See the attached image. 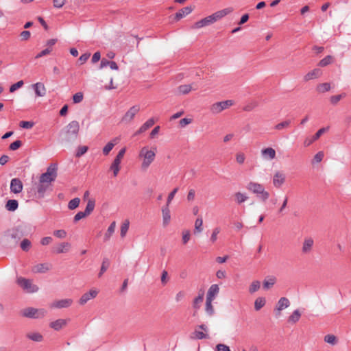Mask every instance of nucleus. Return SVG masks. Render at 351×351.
Instances as JSON below:
<instances>
[{"mask_svg": "<svg viewBox=\"0 0 351 351\" xmlns=\"http://www.w3.org/2000/svg\"><path fill=\"white\" fill-rule=\"evenodd\" d=\"M80 124L77 121H71L65 128V130L61 132V140L64 143H71L75 141L79 134Z\"/></svg>", "mask_w": 351, "mask_h": 351, "instance_id": "obj_1", "label": "nucleus"}, {"mask_svg": "<svg viewBox=\"0 0 351 351\" xmlns=\"http://www.w3.org/2000/svg\"><path fill=\"white\" fill-rule=\"evenodd\" d=\"M23 231L19 226L8 230L4 234V238L6 242L13 246L17 245L19 241L23 237Z\"/></svg>", "mask_w": 351, "mask_h": 351, "instance_id": "obj_2", "label": "nucleus"}, {"mask_svg": "<svg viewBox=\"0 0 351 351\" xmlns=\"http://www.w3.org/2000/svg\"><path fill=\"white\" fill-rule=\"evenodd\" d=\"M139 156L143 158L141 168L145 170L154 160L156 154L154 151L149 150L147 147H143L140 151Z\"/></svg>", "mask_w": 351, "mask_h": 351, "instance_id": "obj_3", "label": "nucleus"}, {"mask_svg": "<svg viewBox=\"0 0 351 351\" xmlns=\"http://www.w3.org/2000/svg\"><path fill=\"white\" fill-rule=\"evenodd\" d=\"M58 176V165L56 163H51L47 168L45 173L40 175V178H42V182L45 180L52 182L55 181Z\"/></svg>", "mask_w": 351, "mask_h": 351, "instance_id": "obj_4", "label": "nucleus"}, {"mask_svg": "<svg viewBox=\"0 0 351 351\" xmlns=\"http://www.w3.org/2000/svg\"><path fill=\"white\" fill-rule=\"evenodd\" d=\"M46 313L47 311L43 308L37 309L32 307L26 308L22 311L23 317L36 319L43 317Z\"/></svg>", "mask_w": 351, "mask_h": 351, "instance_id": "obj_5", "label": "nucleus"}, {"mask_svg": "<svg viewBox=\"0 0 351 351\" xmlns=\"http://www.w3.org/2000/svg\"><path fill=\"white\" fill-rule=\"evenodd\" d=\"M16 282L21 287L29 293L36 292L38 290V287L35 285H32L29 279L20 277L17 278Z\"/></svg>", "mask_w": 351, "mask_h": 351, "instance_id": "obj_6", "label": "nucleus"}, {"mask_svg": "<svg viewBox=\"0 0 351 351\" xmlns=\"http://www.w3.org/2000/svg\"><path fill=\"white\" fill-rule=\"evenodd\" d=\"M42 178H39V182L37 186V190L35 195L38 199H42L45 197V193L51 187V182L45 180L42 182Z\"/></svg>", "mask_w": 351, "mask_h": 351, "instance_id": "obj_7", "label": "nucleus"}, {"mask_svg": "<svg viewBox=\"0 0 351 351\" xmlns=\"http://www.w3.org/2000/svg\"><path fill=\"white\" fill-rule=\"evenodd\" d=\"M233 105L232 100H226L213 104L210 107V110L213 114H218L222 110L227 109Z\"/></svg>", "mask_w": 351, "mask_h": 351, "instance_id": "obj_8", "label": "nucleus"}, {"mask_svg": "<svg viewBox=\"0 0 351 351\" xmlns=\"http://www.w3.org/2000/svg\"><path fill=\"white\" fill-rule=\"evenodd\" d=\"M139 110L140 108L138 106H132L122 117L121 121L126 123L130 122Z\"/></svg>", "mask_w": 351, "mask_h": 351, "instance_id": "obj_9", "label": "nucleus"}, {"mask_svg": "<svg viewBox=\"0 0 351 351\" xmlns=\"http://www.w3.org/2000/svg\"><path fill=\"white\" fill-rule=\"evenodd\" d=\"M23 183L19 178H13L10 182V191L13 193L17 194L23 190Z\"/></svg>", "mask_w": 351, "mask_h": 351, "instance_id": "obj_10", "label": "nucleus"}, {"mask_svg": "<svg viewBox=\"0 0 351 351\" xmlns=\"http://www.w3.org/2000/svg\"><path fill=\"white\" fill-rule=\"evenodd\" d=\"M233 9L232 8H227L221 10L217 11L211 14L210 16L213 19V22L215 23L218 20L221 19V18L224 17L227 14L231 13Z\"/></svg>", "mask_w": 351, "mask_h": 351, "instance_id": "obj_11", "label": "nucleus"}, {"mask_svg": "<svg viewBox=\"0 0 351 351\" xmlns=\"http://www.w3.org/2000/svg\"><path fill=\"white\" fill-rule=\"evenodd\" d=\"M97 293L98 292L96 290H90L88 292L85 293L79 300L80 304L84 305L90 299L95 298Z\"/></svg>", "mask_w": 351, "mask_h": 351, "instance_id": "obj_12", "label": "nucleus"}, {"mask_svg": "<svg viewBox=\"0 0 351 351\" xmlns=\"http://www.w3.org/2000/svg\"><path fill=\"white\" fill-rule=\"evenodd\" d=\"M214 23L211 16H206L197 22H195L192 26L194 29H199L205 26L210 25Z\"/></svg>", "mask_w": 351, "mask_h": 351, "instance_id": "obj_13", "label": "nucleus"}, {"mask_svg": "<svg viewBox=\"0 0 351 351\" xmlns=\"http://www.w3.org/2000/svg\"><path fill=\"white\" fill-rule=\"evenodd\" d=\"M285 181V176L280 172L277 171L273 178V184L275 187L280 188Z\"/></svg>", "mask_w": 351, "mask_h": 351, "instance_id": "obj_14", "label": "nucleus"}, {"mask_svg": "<svg viewBox=\"0 0 351 351\" xmlns=\"http://www.w3.org/2000/svg\"><path fill=\"white\" fill-rule=\"evenodd\" d=\"M193 10V8L191 6H186L182 9H180L178 12L175 14L174 19L178 21L182 19L183 17L189 14Z\"/></svg>", "mask_w": 351, "mask_h": 351, "instance_id": "obj_15", "label": "nucleus"}, {"mask_svg": "<svg viewBox=\"0 0 351 351\" xmlns=\"http://www.w3.org/2000/svg\"><path fill=\"white\" fill-rule=\"evenodd\" d=\"M314 241L311 237L305 238L303 242L302 252L304 254H308L311 252Z\"/></svg>", "mask_w": 351, "mask_h": 351, "instance_id": "obj_16", "label": "nucleus"}, {"mask_svg": "<svg viewBox=\"0 0 351 351\" xmlns=\"http://www.w3.org/2000/svg\"><path fill=\"white\" fill-rule=\"evenodd\" d=\"M72 303L73 300L71 299H62L53 302L51 306L57 308H63L70 306Z\"/></svg>", "mask_w": 351, "mask_h": 351, "instance_id": "obj_17", "label": "nucleus"}, {"mask_svg": "<svg viewBox=\"0 0 351 351\" xmlns=\"http://www.w3.org/2000/svg\"><path fill=\"white\" fill-rule=\"evenodd\" d=\"M219 292V287L217 285H212L207 292L206 299L213 300Z\"/></svg>", "mask_w": 351, "mask_h": 351, "instance_id": "obj_18", "label": "nucleus"}, {"mask_svg": "<svg viewBox=\"0 0 351 351\" xmlns=\"http://www.w3.org/2000/svg\"><path fill=\"white\" fill-rule=\"evenodd\" d=\"M33 88L35 91V94L38 97H43L46 94V88L44 84L41 82H37L33 84Z\"/></svg>", "mask_w": 351, "mask_h": 351, "instance_id": "obj_19", "label": "nucleus"}, {"mask_svg": "<svg viewBox=\"0 0 351 351\" xmlns=\"http://www.w3.org/2000/svg\"><path fill=\"white\" fill-rule=\"evenodd\" d=\"M67 324V320L64 319H58L56 321L51 322L49 324L50 327L55 330H60Z\"/></svg>", "mask_w": 351, "mask_h": 351, "instance_id": "obj_20", "label": "nucleus"}, {"mask_svg": "<svg viewBox=\"0 0 351 351\" xmlns=\"http://www.w3.org/2000/svg\"><path fill=\"white\" fill-rule=\"evenodd\" d=\"M155 121L154 118H150L145 123H144L140 128L135 132L134 135H138L146 130H147L149 128L154 125Z\"/></svg>", "mask_w": 351, "mask_h": 351, "instance_id": "obj_21", "label": "nucleus"}, {"mask_svg": "<svg viewBox=\"0 0 351 351\" xmlns=\"http://www.w3.org/2000/svg\"><path fill=\"white\" fill-rule=\"evenodd\" d=\"M162 223H163L164 226H166L169 224L170 219H171L170 210H169L168 204H166V206L162 207Z\"/></svg>", "mask_w": 351, "mask_h": 351, "instance_id": "obj_22", "label": "nucleus"}, {"mask_svg": "<svg viewBox=\"0 0 351 351\" xmlns=\"http://www.w3.org/2000/svg\"><path fill=\"white\" fill-rule=\"evenodd\" d=\"M263 185L259 184L258 182H250L246 186V189L253 193L254 194H256L258 191L261 190L263 188Z\"/></svg>", "mask_w": 351, "mask_h": 351, "instance_id": "obj_23", "label": "nucleus"}, {"mask_svg": "<svg viewBox=\"0 0 351 351\" xmlns=\"http://www.w3.org/2000/svg\"><path fill=\"white\" fill-rule=\"evenodd\" d=\"M322 74V72L321 69H314L313 71L308 72L307 74L304 76V80L308 81L313 79L318 78L321 76Z\"/></svg>", "mask_w": 351, "mask_h": 351, "instance_id": "obj_24", "label": "nucleus"}, {"mask_svg": "<svg viewBox=\"0 0 351 351\" xmlns=\"http://www.w3.org/2000/svg\"><path fill=\"white\" fill-rule=\"evenodd\" d=\"M261 154L263 157L272 160L276 158V151L271 147H267L261 150Z\"/></svg>", "mask_w": 351, "mask_h": 351, "instance_id": "obj_25", "label": "nucleus"}, {"mask_svg": "<svg viewBox=\"0 0 351 351\" xmlns=\"http://www.w3.org/2000/svg\"><path fill=\"white\" fill-rule=\"evenodd\" d=\"M71 244L68 242L61 243L57 246L54 250L56 254L66 253L68 252Z\"/></svg>", "mask_w": 351, "mask_h": 351, "instance_id": "obj_26", "label": "nucleus"}, {"mask_svg": "<svg viewBox=\"0 0 351 351\" xmlns=\"http://www.w3.org/2000/svg\"><path fill=\"white\" fill-rule=\"evenodd\" d=\"M289 305H290V302L288 300V298H287L285 297H282L278 300L277 306H276V309L278 311H281L282 309L289 306Z\"/></svg>", "mask_w": 351, "mask_h": 351, "instance_id": "obj_27", "label": "nucleus"}, {"mask_svg": "<svg viewBox=\"0 0 351 351\" xmlns=\"http://www.w3.org/2000/svg\"><path fill=\"white\" fill-rule=\"evenodd\" d=\"M5 209L8 211L14 212L19 207V202L16 199H9L5 204Z\"/></svg>", "mask_w": 351, "mask_h": 351, "instance_id": "obj_28", "label": "nucleus"}, {"mask_svg": "<svg viewBox=\"0 0 351 351\" xmlns=\"http://www.w3.org/2000/svg\"><path fill=\"white\" fill-rule=\"evenodd\" d=\"M204 292L199 293L198 296L196 297L193 302V307L197 311L200 308V304L204 300Z\"/></svg>", "mask_w": 351, "mask_h": 351, "instance_id": "obj_29", "label": "nucleus"}, {"mask_svg": "<svg viewBox=\"0 0 351 351\" xmlns=\"http://www.w3.org/2000/svg\"><path fill=\"white\" fill-rule=\"evenodd\" d=\"M115 226H116L115 221H113L110 223V225L108 228L106 232L105 233L104 238V241H107L110 239L112 234L114 232Z\"/></svg>", "mask_w": 351, "mask_h": 351, "instance_id": "obj_30", "label": "nucleus"}, {"mask_svg": "<svg viewBox=\"0 0 351 351\" xmlns=\"http://www.w3.org/2000/svg\"><path fill=\"white\" fill-rule=\"evenodd\" d=\"M95 206V199H90L88 200L85 210L83 212L88 216L94 210Z\"/></svg>", "mask_w": 351, "mask_h": 351, "instance_id": "obj_31", "label": "nucleus"}, {"mask_svg": "<svg viewBox=\"0 0 351 351\" xmlns=\"http://www.w3.org/2000/svg\"><path fill=\"white\" fill-rule=\"evenodd\" d=\"M300 316H301V313H300L298 309H296L289 317L288 322L295 324L299 321Z\"/></svg>", "mask_w": 351, "mask_h": 351, "instance_id": "obj_32", "label": "nucleus"}, {"mask_svg": "<svg viewBox=\"0 0 351 351\" xmlns=\"http://www.w3.org/2000/svg\"><path fill=\"white\" fill-rule=\"evenodd\" d=\"M49 270V267L47 264L40 263L34 267V271L36 273H45Z\"/></svg>", "mask_w": 351, "mask_h": 351, "instance_id": "obj_33", "label": "nucleus"}, {"mask_svg": "<svg viewBox=\"0 0 351 351\" xmlns=\"http://www.w3.org/2000/svg\"><path fill=\"white\" fill-rule=\"evenodd\" d=\"M212 302L213 300H206L205 311L209 316H212L215 313V309L212 305Z\"/></svg>", "mask_w": 351, "mask_h": 351, "instance_id": "obj_34", "label": "nucleus"}, {"mask_svg": "<svg viewBox=\"0 0 351 351\" xmlns=\"http://www.w3.org/2000/svg\"><path fill=\"white\" fill-rule=\"evenodd\" d=\"M334 58L330 56H326L325 58H324L322 60H321L319 63L318 66L324 67L328 66V64H331L333 62Z\"/></svg>", "mask_w": 351, "mask_h": 351, "instance_id": "obj_35", "label": "nucleus"}, {"mask_svg": "<svg viewBox=\"0 0 351 351\" xmlns=\"http://www.w3.org/2000/svg\"><path fill=\"white\" fill-rule=\"evenodd\" d=\"M266 303V300L265 298L259 297L256 299L254 302V308L256 311H259L262 308Z\"/></svg>", "mask_w": 351, "mask_h": 351, "instance_id": "obj_36", "label": "nucleus"}, {"mask_svg": "<svg viewBox=\"0 0 351 351\" xmlns=\"http://www.w3.org/2000/svg\"><path fill=\"white\" fill-rule=\"evenodd\" d=\"M256 197L261 199L263 202H265L269 197V193L265 190V187H263L261 190L258 191L256 194Z\"/></svg>", "mask_w": 351, "mask_h": 351, "instance_id": "obj_37", "label": "nucleus"}, {"mask_svg": "<svg viewBox=\"0 0 351 351\" xmlns=\"http://www.w3.org/2000/svg\"><path fill=\"white\" fill-rule=\"evenodd\" d=\"M234 197L238 204L243 203L248 199V197L246 195V194L242 193L241 192L235 193Z\"/></svg>", "mask_w": 351, "mask_h": 351, "instance_id": "obj_38", "label": "nucleus"}, {"mask_svg": "<svg viewBox=\"0 0 351 351\" xmlns=\"http://www.w3.org/2000/svg\"><path fill=\"white\" fill-rule=\"evenodd\" d=\"M110 265V261L108 258H104L102 264L101 266L100 271L98 274V276L100 278L102 274L108 269Z\"/></svg>", "mask_w": 351, "mask_h": 351, "instance_id": "obj_39", "label": "nucleus"}, {"mask_svg": "<svg viewBox=\"0 0 351 351\" xmlns=\"http://www.w3.org/2000/svg\"><path fill=\"white\" fill-rule=\"evenodd\" d=\"M27 337L34 341L40 342L43 341V336L38 332H33L27 335Z\"/></svg>", "mask_w": 351, "mask_h": 351, "instance_id": "obj_40", "label": "nucleus"}, {"mask_svg": "<svg viewBox=\"0 0 351 351\" xmlns=\"http://www.w3.org/2000/svg\"><path fill=\"white\" fill-rule=\"evenodd\" d=\"M330 90V84L329 83H328V82L319 84L317 86V90L319 93H323L329 91Z\"/></svg>", "mask_w": 351, "mask_h": 351, "instance_id": "obj_41", "label": "nucleus"}, {"mask_svg": "<svg viewBox=\"0 0 351 351\" xmlns=\"http://www.w3.org/2000/svg\"><path fill=\"white\" fill-rule=\"evenodd\" d=\"M80 199L79 197H75L69 201L68 204V208L70 210H74L79 206Z\"/></svg>", "mask_w": 351, "mask_h": 351, "instance_id": "obj_42", "label": "nucleus"}, {"mask_svg": "<svg viewBox=\"0 0 351 351\" xmlns=\"http://www.w3.org/2000/svg\"><path fill=\"white\" fill-rule=\"evenodd\" d=\"M276 283V278L274 277L270 278L269 279H265L263 281V289H269L272 287Z\"/></svg>", "mask_w": 351, "mask_h": 351, "instance_id": "obj_43", "label": "nucleus"}, {"mask_svg": "<svg viewBox=\"0 0 351 351\" xmlns=\"http://www.w3.org/2000/svg\"><path fill=\"white\" fill-rule=\"evenodd\" d=\"M202 224L203 220L202 217H198L195 222L194 233L201 232L203 230Z\"/></svg>", "mask_w": 351, "mask_h": 351, "instance_id": "obj_44", "label": "nucleus"}, {"mask_svg": "<svg viewBox=\"0 0 351 351\" xmlns=\"http://www.w3.org/2000/svg\"><path fill=\"white\" fill-rule=\"evenodd\" d=\"M130 222L128 220H125L121 226L120 234L121 237H124L129 229Z\"/></svg>", "mask_w": 351, "mask_h": 351, "instance_id": "obj_45", "label": "nucleus"}, {"mask_svg": "<svg viewBox=\"0 0 351 351\" xmlns=\"http://www.w3.org/2000/svg\"><path fill=\"white\" fill-rule=\"evenodd\" d=\"M261 283L258 280H254L252 282L249 288V292L250 293H254L260 289Z\"/></svg>", "mask_w": 351, "mask_h": 351, "instance_id": "obj_46", "label": "nucleus"}, {"mask_svg": "<svg viewBox=\"0 0 351 351\" xmlns=\"http://www.w3.org/2000/svg\"><path fill=\"white\" fill-rule=\"evenodd\" d=\"M88 146H79L76 150V152H75V157L76 158H80L82 156H83L85 153H86V152L88 151Z\"/></svg>", "mask_w": 351, "mask_h": 351, "instance_id": "obj_47", "label": "nucleus"}, {"mask_svg": "<svg viewBox=\"0 0 351 351\" xmlns=\"http://www.w3.org/2000/svg\"><path fill=\"white\" fill-rule=\"evenodd\" d=\"M193 335H194L193 338L196 339H208V335L202 331H199L197 329L195 330V331L193 332Z\"/></svg>", "mask_w": 351, "mask_h": 351, "instance_id": "obj_48", "label": "nucleus"}, {"mask_svg": "<svg viewBox=\"0 0 351 351\" xmlns=\"http://www.w3.org/2000/svg\"><path fill=\"white\" fill-rule=\"evenodd\" d=\"M116 143H113L112 141L108 142L105 147L103 148V154L105 156H107L109 154L110 152L113 149Z\"/></svg>", "mask_w": 351, "mask_h": 351, "instance_id": "obj_49", "label": "nucleus"}, {"mask_svg": "<svg viewBox=\"0 0 351 351\" xmlns=\"http://www.w3.org/2000/svg\"><path fill=\"white\" fill-rule=\"evenodd\" d=\"M31 247V242L29 239H25L21 243V247L25 252H28Z\"/></svg>", "mask_w": 351, "mask_h": 351, "instance_id": "obj_50", "label": "nucleus"}, {"mask_svg": "<svg viewBox=\"0 0 351 351\" xmlns=\"http://www.w3.org/2000/svg\"><path fill=\"white\" fill-rule=\"evenodd\" d=\"M191 86L189 84L180 85L178 87V90L182 94H188L191 90Z\"/></svg>", "mask_w": 351, "mask_h": 351, "instance_id": "obj_51", "label": "nucleus"}, {"mask_svg": "<svg viewBox=\"0 0 351 351\" xmlns=\"http://www.w3.org/2000/svg\"><path fill=\"white\" fill-rule=\"evenodd\" d=\"M344 97H346V93L333 95L330 97V100L332 105H336Z\"/></svg>", "mask_w": 351, "mask_h": 351, "instance_id": "obj_52", "label": "nucleus"}, {"mask_svg": "<svg viewBox=\"0 0 351 351\" xmlns=\"http://www.w3.org/2000/svg\"><path fill=\"white\" fill-rule=\"evenodd\" d=\"M291 120H286L281 123H278L275 125V129L278 130H282L283 128H287L291 124Z\"/></svg>", "mask_w": 351, "mask_h": 351, "instance_id": "obj_53", "label": "nucleus"}, {"mask_svg": "<svg viewBox=\"0 0 351 351\" xmlns=\"http://www.w3.org/2000/svg\"><path fill=\"white\" fill-rule=\"evenodd\" d=\"M110 169L113 171L114 176H117L120 170V163L113 161Z\"/></svg>", "mask_w": 351, "mask_h": 351, "instance_id": "obj_54", "label": "nucleus"}, {"mask_svg": "<svg viewBox=\"0 0 351 351\" xmlns=\"http://www.w3.org/2000/svg\"><path fill=\"white\" fill-rule=\"evenodd\" d=\"M34 122L33 121H21L19 123V126L24 129H31L34 125Z\"/></svg>", "mask_w": 351, "mask_h": 351, "instance_id": "obj_55", "label": "nucleus"}, {"mask_svg": "<svg viewBox=\"0 0 351 351\" xmlns=\"http://www.w3.org/2000/svg\"><path fill=\"white\" fill-rule=\"evenodd\" d=\"M125 151H126V148L125 147H123V148L119 150V153L117 154V155L116 156V157H115V158L114 159L113 161L114 162H117L118 163L121 164V161L122 158L124 156Z\"/></svg>", "mask_w": 351, "mask_h": 351, "instance_id": "obj_56", "label": "nucleus"}, {"mask_svg": "<svg viewBox=\"0 0 351 351\" xmlns=\"http://www.w3.org/2000/svg\"><path fill=\"white\" fill-rule=\"evenodd\" d=\"M22 145V141L21 140H16L12 143L10 146L9 149L12 151H15L20 148Z\"/></svg>", "mask_w": 351, "mask_h": 351, "instance_id": "obj_57", "label": "nucleus"}, {"mask_svg": "<svg viewBox=\"0 0 351 351\" xmlns=\"http://www.w3.org/2000/svg\"><path fill=\"white\" fill-rule=\"evenodd\" d=\"M324 341L330 344H335L337 343V337L333 335H327L324 337Z\"/></svg>", "mask_w": 351, "mask_h": 351, "instance_id": "obj_58", "label": "nucleus"}, {"mask_svg": "<svg viewBox=\"0 0 351 351\" xmlns=\"http://www.w3.org/2000/svg\"><path fill=\"white\" fill-rule=\"evenodd\" d=\"M221 229L219 227H217L213 229V233L211 234V237L210 238V241L211 243H215L217 239V234L220 232Z\"/></svg>", "mask_w": 351, "mask_h": 351, "instance_id": "obj_59", "label": "nucleus"}, {"mask_svg": "<svg viewBox=\"0 0 351 351\" xmlns=\"http://www.w3.org/2000/svg\"><path fill=\"white\" fill-rule=\"evenodd\" d=\"M329 129V127H326V128H322L321 129H319L314 135L312 137L313 138V141H316L317 140L320 136L321 135H322L324 132H326Z\"/></svg>", "mask_w": 351, "mask_h": 351, "instance_id": "obj_60", "label": "nucleus"}, {"mask_svg": "<svg viewBox=\"0 0 351 351\" xmlns=\"http://www.w3.org/2000/svg\"><path fill=\"white\" fill-rule=\"evenodd\" d=\"M83 93L81 92H78L73 95V101L74 104H78L80 103L83 100Z\"/></svg>", "mask_w": 351, "mask_h": 351, "instance_id": "obj_61", "label": "nucleus"}, {"mask_svg": "<svg viewBox=\"0 0 351 351\" xmlns=\"http://www.w3.org/2000/svg\"><path fill=\"white\" fill-rule=\"evenodd\" d=\"M23 84H24L23 81V80H20V81L17 82L16 83L11 85L10 87V93L14 92L18 88H20L21 87H22Z\"/></svg>", "mask_w": 351, "mask_h": 351, "instance_id": "obj_62", "label": "nucleus"}, {"mask_svg": "<svg viewBox=\"0 0 351 351\" xmlns=\"http://www.w3.org/2000/svg\"><path fill=\"white\" fill-rule=\"evenodd\" d=\"M53 235L59 239H64L66 237V232L64 230H57L53 232Z\"/></svg>", "mask_w": 351, "mask_h": 351, "instance_id": "obj_63", "label": "nucleus"}, {"mask_svg": "<svg viewBox=\"0 0 351 351\" xmlns=\"http://www.w3.org/2000/svg\"><path fill=\"white\" fill-rule=\"evenodd\" d=\"M86 216L87 215L83 211H80L74 216L73 222L77 223L78 221L86 217Z\"/></svg>", "mask_w": 351, "mask_h": 351, "instance_id": "obj_64", "label": "nucleus"}]
</instances>
